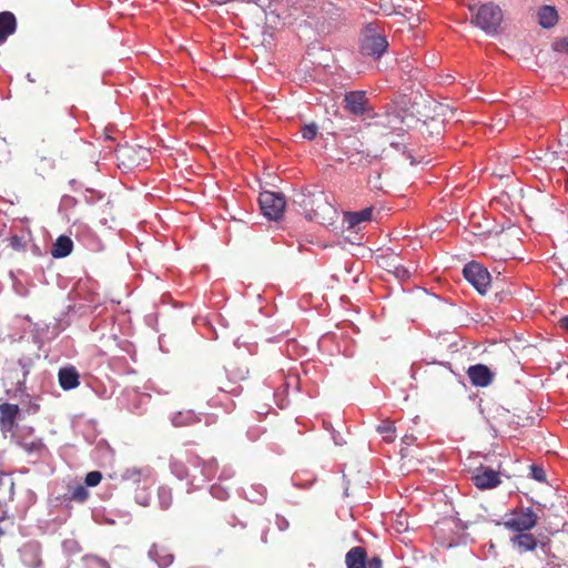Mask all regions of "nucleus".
<instances>
[{"label":"nucleus","mask_w":568,"mask_h":568,"mask_svg":"<svg viewBox=\"0 0 568 568\" xmlns=\"http://www.w3.org/2000/svg\"><path fill=\"white\" fill-rule=\"evenodd\" d=\"M19 413L20 409L17 404H0V429L3 434L13 433Z\"/></svg>","instance_id":"9b49d317"},{"label":"nucleus","mask_w":568,"mask_h":568,"mask_svg":"<svg viewBox=\"0 0 568 568\" xmlns=\"http://www.w3.org/2000/svg\"><path fill=\"white\" fill-rule=\"evenodd\" d=\"M530 476L539 483L546 481V473L541 466L531 465L530 466Z\"/></svg>","instance_id":"bb28decb"},{"label":"nucleus","mask_w":568,"mask_h":568,"mask_svg":"<svg viewBox=\"0 0 568 568\" xmlns=\"http://www.w3.org/2000/svg\"><path fill=\"white\" fill-rule=\"evenodd\" d=\"M17 384H18V389L20 390L21 389V385L23 384V381L19 379Z\"/></svg>","instance_id":"c9c22d12"},{"label":"nucleus","mask_w":568,"mask_h":568,"mask_svg":"<svg viewBox=\"0 0 568 568\" xmlns=\"http://www.w3.org/2000/svg\"><path fill=\"white\" fill-rule=\"evenodd\" d=\"M258 203L263 215L274 221L283 216L286 206L284 195L273 191L262 192L258 197Z\"/></svg>","instance_id":"39448f33"},{"label":"nucleus","mask_w":568,"mask_h":568,"mask_svg":"<svg viewBox=\"0 0 568 568\" xmlns=\"http://www.w3.org/2000/svg\"><path fill=\"white\" fill-rule=\"evenodd\" d=\"M388 48L386 37L377 33L373 23L365 27L361 39V52L363 55L381 58Z\"/></svg>","instance_id":"20e7f679"},{"label":"nucleus","mask_w":568,"mask_h":568,"mask_svg":"<svg viewBox=\"0 0 568 568\" xmlns=\"http://www.w3.org/2000/svg\"><path fill=\"white\" fill-rule=\"evenodd\" d=\"M471 480L478 489H490L497 487L501 481L499 473L491 468L480 466L475 469Z\"/></svg>","instance_id":"9d476101"},{"label":"nucleus","mask_w":568,"mask_h":568,"mask_svg":"<svg viewBox=\"0 0 568 568\" xmlns=\"http://www.w3.org/2000/svg\"><path fill=\"white\" fill-rule=\"evenodd\" d=\"M555 49L558 51L568 52V38H564L555 43Z\"/></svg>","instance_id":"2f4dec72"},{"label":"nucleus","mask_w":568,"mask_h":568,"mask_svg":"<svg viewBox=\"0 0 568 568\" xmlns=\"http://www.w3.org/2000/svg\"><path fill=\"white\" fill-rule=\"evenodd\" d=\"M538 22L544 29L555 27L559 20L558 12L552 6H542L538 10Z\"/></svg>","instance_id":"a211bd4d"},{"label":"nucleus","mask_w":568,"mask_h":568,"mask_svg":"<svg viewBox=\"0 0 568 568\" xmlns=\"http://www.w3.org/2000/svg\"><path fill=\"white\" fill-rule=\"evenodd\" d=\"M58 377L59 384L64 390L73 389L80 384V375L73 366L61 368Z\"/></svg>","instance_id":"2eb2a0df"},{"label":"nucleus","mask_w":568,"mask_h":568,"mask_svg":"<svg viewBox=\"0 0 568 568\" xmlns=\"http://www.w3.org/2000/svg\"><path fill=\"white\" fill-rule=\"evenodd\" d=\"M294 204L298 205L304 216L310 221L324 224L331 220V213H334L333 206L328 203L326 195L322 191L301 192L296 195Z\"/></svg>","instance_id":"f03ea898"},{"label":"nucleus","mask_w":568,"mask_h":568,"mask_svg":"<svg viewBox=\"0 0 568 568\" xmlns=\"http://www.w3.org/2000/svg\"><path fill=\"white\" fill-rule=\"evenodd\" d=\"M247 377V366L242 362L232 361L224 367L213 371L209 377V384L221 392L239 395L243 388L242 382Z\"/></svg>","instance_id":"f257e3e1"},{"label":"nucleus","mask_w":568,"mask_h":568,"mask_svg":"<svg viewBox=\"0 0 568 568\" xmlns=\"http://www.w3.org/2000/svg\"><path fill=\"white\" fill-rule=\"evenodd\" d=\"M22 564L28 568H38L41 565L40 547L37 544H26L20 549Z\"/></svg>","instance_id":"4468645a"},{"label":"nucleus","mask_w":568,"mask_h":568,"mask_svg":"<svg viewBox=\"0 0 568 568\" xmlns=\"http://www.w3.org/2000/svg\"><path fill=\"white\" fill-rule=\"evenodd\" d=\"M149 476H150V470L140 469L136 467L128 468L122 474V478L124 480L131 481L134 485H140V483H142L143 480L149 478Z\"/></svg>","instance_id":"4be33fe9"},{"label":"nucleus","mask_w":568,"mask_h":568,"mask_svg":"<svg viewBox=\"0 0 568 568\" xmlns=\"http://www.w3.org/2000/svg\"><path fill=\"white\" fill-rule=\"evenodd\" d=\"M17 28V20L12 12H0V44L11 36Z\"/></svg>","instance_id":"dca6fc26"},{"label":"nucleus","mask_w":568,"mask_h":568,"mask_svg":"<svg viewBox=\"0 0 568 568\" xmlns=\"http://www.w3.org/2000/svg\"><path fill=\"white\" fill-rule=\"evenodd\" d=\"M89 498V491L82 485H77L71 488L69 500H74L78 503H84Z\"/></svg>","instance_id":"b1692460"},{"label":"nucleus","mask_w":568,"mask_h":568,"mask_svg":"<svg viewBox=\"0 0 568 568\" xmlns=\"http://www.w3.org/2000/svg\"><path fill=\"white\" fill-rule=\"evenodd\" d=\"M538 516L531 508H520L510 514L505 521L506 528L517 532L528 531L537 524Z\"/></svg>","instance_id":"0eeeda50"},{"label":"nucleus","mask_w":568,"mask_h":568,"mask_svg":"<svg viewBox=\"0 0 568 568\" xmlns=\"http://www.w3.org/2000/svg\"><path fill=\"white\" fill-rule=\"evenodd\" d=\"M54 105L55 99L49 90H44V92L39 94V97L37 98V112L41 121V124L43 125L45 133L48 134V138H51L54 134V123L52 116Z\"/></svg>","instance_id":"423d86ee"},{"label":"nucleus","mask_w":568,"mask_h":568,"mask_svg":"<svg viewBox=\"0 0 568 568\" xmlns=\"http://www.w3.org/2000/svg\"><path fill=\"white\" fill-rule=\"evenodd\" d=\"M8 374L10 377H19V372L17 369H10Z\"/></svg>","instance_id":"f704fd0d"},{"label":"nucleus","mask_w":568,"mask_h":568,"mask_svg":"<svg viewBox=\"0 0 568 568\" xmlns=\"http://www.w3.org/2000/svg\"><path fill=\"white\" fill-rule=\"evenodd\" d=\"M467 375L470 383L476 387H487L494 379V373L484 364L469 366Z\"/></svg>","instance_id":"f8f14e48"},{"label":"nucleus","mask_w":568,"mask_h":568,"mask_svg":"<svg viewBox=\"0 0 568 568\" xmlns=\"http://www.w3.org/2000/svg\"><path fill=\"white\" fill-rule=\"evenodd\" d=\"M9 245L14 250V251H23L24 247H26V243L23 241V239L19 235H12L10 236L9 239Z\"/></svg>","instance_id":"c85d7f7f"},{"label":"nucleus","mask_w":568,"mask_h":568,"mask_svg":"<svg viewBox=\"0 0 568 568\" xmlns=\"http://www.w3.org/2000/svg\"><path fill=\"white\" fill-rule=\"evenodd\" d=\"M513 544L524 551L534 550L537 547V540L531 534L520 532L513 538Z\"/></svg>","instance_id":"412c9836"},{"label":"nucleus","mask_w":568,"mask_h":568,"mask_svg":"<svg viewBox=\"0 0 568 568\" xmlns=\"http://www.w3.org/2000/svg\"><path fill=\"white\" fill-rule=\"evenodd\" d=\"M102 480V474L98 470H93L87 474L85 476V485L89 487H95Z\"/></svg>","instance_id":"a878e982"},{"label":"nucleus","mask_w":568,"mask_h":568,"mask_svg":"<svg viewBox=\"0 0 568 568\" xmlns=\"http://www.w3.org/2000/svg\"><path fill=\"white\" fill-rule=\"evenodd\" d=\"M559 326L564 331L568 332V316H564L559 320Z\"/></svg>","instance_id":"473e14b6"},{"label":"nucleus","mask_w":568,"mask_h":568,"mask_svg":"<svg viewBox=\"0 0 568 568\" xmlns=\"http://www.w3.org/2000/svg\"><path fill=\"white\" fill-rule=\"evenodd\" d=\"M28 79L30 80V82H33L34 80L30 78V74H28Z\"/></svg>","instance_id":"58836bf2"},{"label":"nucleus","mask_w":568,"mask_h":568,"mask_svg":"<svg viewBox=\"0 0 568 568\" xmlns=\"http://www.w3.org/2000/svg\"><path fill=\"white\" fill-rule=\"evenodd\" d=\"M464 277L471 284L480 294H485L490 285V274L477 262H470L465 265L463 270Z\"/></svg>","instance_id":"6e6552de"},{"label":"nucleus","mask_w":568,"mask_h":568,"mask_svg":"<svg viewBox=\"0 0 568 568\" xmlns=\"http://www.w3.org/2000/svg\"><path fill=\"white\" fill-rule=\"evenodd\" d=\"M395 426L390 420H383L377 426V432L383 435L384 440L392 443L395 439Z\"/></svg>","instance_id":"5701e85b"},{"label":"nucleus","mask_w":568,"mask_h":568,"mask_svg":"<svg viewBox=\"0 0 568 568\" xmlns=\"http://www.w3.org/2000/svg\"><path fill=\"white\" fill-rule=\"evenodd\" d=\"M366 555V550L363 547L356 546L351 548L345 556L347 568H367Z\"/></svg>","instance_id":"f3484780"},{"label":"nucleus","mask_w":568,"mask_h":568,"mask_svg":"<svg viewBox=\"0 0 568 568\" xmlns=\"http://www.w3.org/2000/svg\"><path fill=\"white\" fill-rule=\"evenodd\" d=\"M317 132H318V126L314 122L304 124L301 128L302 136L308 141L314 140L317 135Z\"/></svg>","instance_id":"393cba45"},{"label":"nucleus","mask_w":568,"mask_h":568,"mask_svg":"<svg viewBox=\"0 0 568 568\" xmlns=\"http://www.w3.org/2000/svg\"><path fill=\"white\" fill-rule=\"evenodd\" d=\"M335 444L341 445V443L334 437Z\"/></svg>","instance_id":"4c0bfd02"},{"label":"nucleus","mask_w":568,"mask_h":568,"mask_svg":"<svg viewBox=\"0 0 568 568\" xmlns=\"http://www.w3.org/2000/svg\"><path fill=\"white\" fill-rule=\"evenodd\" d=\"M408 274H409V273H408V271H407V270H405V268H402V270L396 268V275H397L398 277L408 276Z\"/></svg>","instance_id":"72a5a7b5"},{"label":"nucleus","mask_w":568,"mask_h":568,"mask_svg":"<svg viewBox=\"0 0 568 568\" xmlns=\"http://www.w3.org/2000/svg\"><path fill=\"white\" fill-rule=\"evenodd\" d=\"M73 242L69 236H59L52 245L51 255L55 258H62L71 254Z\"/></svg>","instance_id":"aec40b11"},{"label":"nucleus","mask_w":568,"mask_h":568,"mask_svg":"<svg viewBox=\"0 0 568 568\" xmlns=\"http://www.w3.org/2000/svg\"><path fill=\"white\" fill-rule=\"evenodd\" d=\"M373 206L365 207L357 212H346L344 221L347 222L349 229H354L362 222H368L373 217Z\"/></svg>","instance_id":"6ab92c4d"},{"label":"nucleus","mask_w":568,"mask_h":568,"mask_svg":"<svg viewBox=\"0 0 568 568\" xmlns=\"http://www.w3.org/2000/svg\"><path fill=\"white\" fill-rule=\"evenodd\" d=\"M379 124L385 129L382 135L387 138V141L393 146H397L399 142L392 140L389 135L396 134L397 136H403L408 126L398 113H387Z\"/></svg>","instance_id":"1a4fd4ad"},{"label":"nucleus","mask_w":568,"mask_h":568,"mask_svg":"<svg viewBox=\"0 0 568 568\" xmlns=\"http://www.w3.org/2000/svg\"><path fill=\"white\" fill-rule=\"evenodd\" d=\"M366 567L367 568H382L383 567V561L377 556L371 558L369 560L366 558Z\"/></svg>","instance_id":"7c9ffc66"},{"label":"nucleus","mask_w":568,"mask_h":568,"mask_svg":"<svg viewBox=\"0 0 568 568\" xmlns=\"http://www.w3.org/2000/svg\"><path fill=\"white\" fill-rule=\"evenodd\" d=\"M344 108L355 115H362L367 110L368 100L363 91H352L344 97Z\"/></svg>","instance_id":"ddd939ff"},{"label":"nucleus","mask_w":568,"mask_h":568,"mask_svg":"<svg viewBox=\"0 0 568 568\" xmlns=\"http://www.w3.org/2000/svg\"><path fill=\"white\" fill-rule=\"evenodd\" d=\"M88 568H110L109 564L99 557H90L87 559Z\"/></svg>","instance_id":"cd10ccee"},{"label":"nucleus","mask_w":568,"mask_h":568,"mask_svg":"<svg viewBox=\"0 0 568 568\" xmlns=\"http://www.w3.org/2000/svg\"><path fill=\"white\" fill-rule=\"evenodd\" d=\"M22 447L31 453V452H39L40 449H42L43 445L40 440H37V442H32L30 444H23Z\"/></svg>","instance_id":"c756f323"},{"label":"nucleus","mask_w":568,"mask_h":568,"mask_svg":"<svg viewBox=\"0 0 568 568\" xmlns=\"http://www.w3.org/2000/svg\"><path fill=\"white\" fill-rule=\"evenodd\" d=\"M469 10L474 13L471 23L488 34H495L503 22L501 9L495 3H485L476 8L469 6Z\"/></svg>","instance_id":"7ed1b4c3"},{"label":"nucleus","mask_w":568,"mask_h":568,"mask_svg":"<svg viewBox=\"0 0 568 568\" xmlns=\"http://www.w3.org/2000/svg\"><path fill=\"white\" fill-rule=\"evenodd\" d=\"M39 409V405H34V412Z\"/></svg>","instance_id":"e433bc0d"}]
</instances>
